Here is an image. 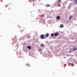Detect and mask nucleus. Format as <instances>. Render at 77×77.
<instances>
[{
	"mask_svg": "<svg viewBox=\"0 0 77 77\" xmlns=\"http://www.w3.org/2000/svg\"><path fill=\"white\" fill-rule=\"evenodd\" d=\"M46 6L47 7H50V5L48 4V5H46Z\"/></svg>",
	"mask_w": 77,
	"mask_h": 77,
	"instance_id": "ddd939ff",
	"label": "nucleus"
},
{
	"mask_svg": "<svg viewBox=\"0 0 77 77\" xmlns=\"http://www.w3.org/2000/svg\"><path fill=\"white\" fill-rule=\"evenodd\" d=\"M40 38L42 39H43L45 38V36H44V35H40Z\"/></svg>",
	"mask_w": 77,
	"mask_h": 77,
	"instance_id": "f257e3e1",
	"label": "nucleus"
},
{
	"mask_svg": "<svg viewBox=\"0 0 77 77\" xmlns=\"http://www.w3.org/2000/svg\"><path fill=\"white\" fill-rule=\"evenodd\" d=\"M5 7L6 8V7H7V5H5Z\"/></svg>",
	"mask_w": 77,
	"mask_h": 77,
	"instance_id": "dca6fc26",
	"label": "nucleus"
},
{
	"mask_svg": "<svg viewBox=\"0 0 77 77\" xmlns=\"http://www.w3.org/2000/svg\"><path fill=\"white\" fill-rule=\"evenodd\" d=\"M58 36V33L56 32L54 33V36Z\"/></svg>",
	"mask_w": 77,
	"mask_h": 77,
	"instance_id": "7ed1b4c3",
	"label": "nucleus"
},
{
	"mask_svg": "<svg viewBox=\"0 0 77 77\" xmlns=\"http://www.w3.org/2000/svg\"><path fill=\"white\" fill-rule=\"evenodd\" d=\"M76 50H77V48H74L73 49V50H72L71 51H76Z\"/></svg>",
	"mask_w": 77,
	"mask_h": 77,
	"instance_id": "423d86ee",
	"label": "nucleus"
},
{
	"mask_svg": "<svg viewBox=\"0 0 77 77\" xmlns=\"http://www.w3.org/2000/svg\"><path fill=\"white\" fill-rule=\"evenodd\" d=\"M38 50L39 51H42V49H38Z\"/></svg>",
	"mask_w": 77,
	"mask_h": 77,
	"instance_id": "2eb2a0df",
	"label": "nucleus"
},
{
	"mask_svg": "<svg viewBox=\"0 0 77 77\" xmlns=\"http://www.w3.org/2000/svg\"><path fill=\"white\" fill-rule=\"evenodd\" d=\"M27 48L28 49H29V50H30L31 48H32L31 47H30V46H28L27 47Z\"/></svg>",
	"mask_w": 77,
	"mask_h": 77,
	"instance_id": "39448f33",
	"label": "nucleus"
},
{
	"mask_svg": "<svg viewBox=\"0 0 77 77\" xmlns=\"http://www.w3.org/2000/svg\"><path fill=\"white\" fill-rule=\"evenodd\" d=\"M74 2L75 3V2H76V4H77V0H75L74 1Z\"/></svg>",
	"mask_w": 77,
	"mask_h": 77,
	"instance_id": "f8f14e48",
	"label": "nucleus"
},
{
	"mask_svg": "<svg viewBox=\"0 0 77 77\" xmlns=\"http://www.w3.org/2000/svg\"><path fill=\"white\" fill-rule=\"evenodd\" d=\"M55 38H53V39H55Z\"/></svg>",
	"mask_w": 77,
	"mask_h": 77,
	"instance_id": "f3484780",
	"label": "nucleus"
},
{
	"mask_svg": "<svg viewBox=\"0 0 77 77\" xmlns=\"http://www.w3.org/2000/svg\"><path fill=\"white\" fill-rule=\"evenodd\" d=\"M60 27L61 28H62V27H63V25L61 24L60 25Z\"/></svg>",
	"mask_w": 77,
	"mask_h": 77,
	"instance_id": "1a4fd4ad",
	"label": "nucleus"
},
{
	"mask_svg": "<svg viewBox=\"0 0 77 77\" xmlns=\"http://www.w3.org/2000/svg\"><path fill=\"white\" fill-rule=\"evenodd\" d=\"M57 20H60V17H59V16H58L57 17Z\"/></svg>",
	"mask_w": 77,
	"mask_h": 77,
	"instance_id": "0eeeda50",
	"label": "nucleus"
},
{
	"mask_svg": "<svg viewBox=\"0 0 77 77\" xmlns=\"http://www.w3.org/2000/svg\"><path fill=\"white\" fill-rule=\"evenodd\" d=\"M70 52H71V51H69V53H70Z\"/></svg>",
	"mask_w": 77,
	"mask_h": 77,
	"instance_id": "a211bd4d",
	"label": "nucleus"
},
{
	"mask_svg": "<svg viewBox=\"0 0 77 77\" xmlns=\"http://www.w3.org/2000/svg\"><path fill=\"white\" fill-rule=\"evenodd\" d=\"M61 2H62V1H61V0H58V3H61Z\"/></svg>",
	"mask_w": 77,
	"mask_h": 77,
	"instance_id": "9d476101",
	"label": "nucleus"
},
{
	"mask_svg": "<svg viewBox=\"0 0 77 77\" xmlns=\"http://www.w3.org/2000/svg\"><path fill=\"white\" fill-rule=\"evenodd\" d=\"M45 36L46 38H48L49 36V34L47 33L45 35Z\"/></svg>",
	"mask_w": 77,
	"mask_h": 77,
	"instance_id": "20e7f679",
	"label": "nucleus"
},
{
	"mask_svg": "<svg viewBox=\"0 0 77 77\" xmlns=\"http://www.w3.org/2000/svg\"><path fill=\"white\" fill-rule=\"evenodd\" d=\"M54 34L53 33H51V37H53L54 36Z\"/></svg>",
	"mask_w": 77,
	"mask_h": 77,
	"instance_id": "9b49d317",
	"label": "nucleus"
},
{
	"mask_svg": "<svg viewBox=\"0 0 77 77\" xmlns=\"http://www.w3.org/2000/svg\"><path fill=\"white\" fill-rule=\"evenodd\" d=\"M72 16H70L69 18V20H71V19H72Z\"/></svg>",
	"mask_w": 77,
	"mask_h": 77,
	"instance_id": "6e6552de",
	"label": "nucleus"
},
{
	"mask_svg": "<svg viewBox=\"0 0 77 77\" xmlns=\"http://www.w3.org/2000/svg\"><path fill=\"white\" fill-rule=\"evenodd\" d=\"M41 47H44V44H42L41 45Z\"/></svg>",
	"mask_w": 77,
	"mask_h": 77,
	"instance_id": "4468645a",
	"label": "nucleus"
},
{
	"mask_svg": "<svg viewBox=\"0 0 77 77\" xmlns=\"http://www.w3.org/2000/svg\"><path fill=\"white\" fill-rule=\"evenodd\" d=\"M69 65H71L72 66H74V64L72 63H68Z\"/></svg>",
	"mask_w": 77,
	"mask_h": 77,
	"instance_id": "f03ea898",
	"label": "nucleus"
},
{
	"mask_svg": "<svg viewBox=\"0 0 77 77\" xmlns=\"http://www.w3.org/2000/svg\"><path fill=\"white\" fill-rule=\"evenodd\" d=\"M29 37H28V38H29Z\"/></svg>",
	"mask_w": 77,
	"mask_h": 77,
	"instance_id": "6ab92c4d",
	"label": "nucleus"
}]
</instances>
